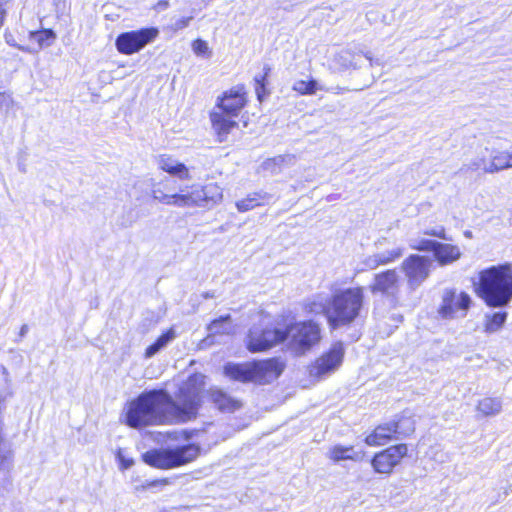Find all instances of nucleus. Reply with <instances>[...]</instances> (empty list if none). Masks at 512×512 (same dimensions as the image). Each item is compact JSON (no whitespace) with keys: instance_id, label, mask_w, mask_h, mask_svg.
Returning a JSON list of instances; mask_svg holds the SVG:
<instances>
[{"instance_id":"2f4dec72","label":"nucleus","mask_w":512,"mask_h":512,"mask_svg":"<svg viewBox=\"0 0 512 512\" xmlns=\"http://www.w3.org/2000/svg\"><path fill=\"white\" fill-rule=\"evenodd\" d=\"M293 90L302 94V95H313L317 90H322L323 88L318 84V82L314 79L310 80H297L293 84Z\"/></svg>"},{"instance_id":"f03ea898","label":"nucleus","mask_w":512,"mask_h":512,"mask_svg":"<svg viewBox=\"0 0 512 512\" xmlns=\"http://www.w3.org/2000/svg\"><path fill=\"white\" fill-rule=\"evenodd\" d=\"M476 295L490 308H505L512 301V263L492 265L478 272L473 281Z\"/></svg>"},{"instance_id":"7c9ffc66","label":"nucleus","mask_w":512,"mask_h":512,"mask_svg":"<svg viewBox=\"0 0 512 512\" xmlns=\"http://www.w3.org/2000/svg\"><path fill=\"white\" fill-rule=\"evenodd\" d=\"M293 159L294 156L291 155H279L264 161L263 168L271 173H278L284 164H290Z\"/></svg>"},{"instance_id":"4be33fe9","label":"nucleus","mask_w":512,"mask_h":512,"mask_svg":"<svg viewBox=\"0 0 512 512\" xmlns=\"http://www.w3.org/2000/svg\"><path fill=\"white\" fill-rule=\"evenodd\" d=\"M502 410V400L497 397H485L478 401L476 412L478 417H493Z\"/></svg>"},{"instance_id":"393cba45","label":"nucleus","mask_w":512,"mask_h":512,"mask_svg":"<svg viewBox=\"0 0 512 512\" xmlns=\"http://www.w3.org/2000/svg\"><path fill=\"white\" fill-rule=\"evenodd\" d=\"M210 396L213 403L222 412H233L241 406L237 400L222 390H212Z\"/></svg>"},{"instance_id":"cd10ccee","label":"nucleus","mask_w":512,"mask_h":512,"mask_svg":"<svg viewBox=\"0 0 512 512\" xmlns=\"http://www.w3.org/2000/svg\"><path fill=\"white\" fill-rule=\"evenodd\" d=\"M328 457L334 462H339L342 460H358L360 454L352 446L335 445L330 448Z\"/></svg>"},{"instance_id":"f704fd0d","label":"nucleus","mask_w":512,"mask_h":512,"mask_svg":"<svg viewBox=\"0 0 512 512\" xmlns=\"http://www.w3.org/2000/svg\"><path fill=\"white\" fill-rule=\"evenodd\" d=\"M269 67L265 66L264 67V74H260V75H257L255 76L254 80H255V92H256V95H257V98L259 101H262L263 100V97L265 95V79H266V76L269 72Z\"/></svg>"},{"instance_id":"a18cd8bd","label":"nucleus","mask_w":512,"mask_h":512,"mask_svg":"<svg viewBox=\"0 0 512 512\" xmlns=\"http://www.w3.org/2000/svg\"><path fill=\"white\" fill-rule=\"evenodd\" d=\"M0 371L2 372L3 375H7V370L4 366L0 365Z\"/></svg>"},{"instance_id":"473e14b6","label":"nucleus","mask_w":512,"mask_h":512,"mask_svg":"<svg viewBox=\"0 0 512 512\" xmlns=\"http://www.w3.org/2000/svg\"><path fill=\"white\" fill-rule=\"evenodd\" d=\"M31 37L35 40L40 47L50 46L56 38V34L51 29H44L31 33Z\"/></svg>"},{"instance_id":"6ab92c4d","label":"nucleus","mask_w":512,"mask_h":512,"mask_svg":"<svg viewBox=\"0 0 512 512\" xmlns=\"http://www.w3.org/2000/svg\"><path fill=\"white\" fill-rule=\"evenodd\" d=\"M273 200V196L265 191L253 192L246 198L236 202L239 212H247L258 206L269 204Z\"/></svg>"},{"instance_id":"4c0bfd02","label":"nucleus","mask_w":512,"mask_h":512,"mask_svg":"<svg viewBox=\"0 0 512 512\" xmlns=\"http://www.w3.org/2000/svg\"><path fill=\"white\" fill-rule=\"evenodd\" d=\"M116 456H117V459H118V460H119V462H120V466H121V468H122V469H128V468H130V467L133 465V463H134L132 459H128V458H125V457L123 456V453H122V450H121V449H119V450H118V452H117Z\"/></svg>"},{"instance_id":"79ce46f5","label":"nucleus","mask_w":512,"mask_h":512,"mask_svg":"<svg viewBox=\"0 0 512 512\" xmlns=\"http://www.w3.org/2000/svg\"><path fill=\"white\" fill-rule=\"evenodd\" d=\"M28 330H29V327L27 324H23L20 328V331H19V337L20 338H23L26 336V334L28 333Z\"/></svg>"},{"instance_id":"aec40b11","label":"nucleus","mask_w":512,"mask_h":512,"mask_svg":"<svg viewBox=\"0 0 512 512\" xmlns=\"http://www.w3.org/2000/svg\"><path fill=\"white\" fill-rule=\"evenodd\" d=\"M331 296L319 293L310 298L305 304L306 312L310 314L320 315L323 314L329 323V313L331 305Z\"/></svg>"},{"instance_id":"c85d7f7f","label":"nucleus","mask_w":512,"mask_h":512,"mask_svg":"<svg viewBox=\"0 0 512 512\" xmlns=\"http://www.w3.org/2000/svg\"><path fill=\"white\" fill-rule=\"evenodd\" d=\"M210 335L230 334L233 331L231 316L229 314L213 320L207 327Z\"/></svg>"},{"instance_id":"a19ab883","label":"nucleus","mask_w":512,"mask_h":512,"mask_svg":"<svg viewBox=\"0 0 512 512\" xmlns=\"http://www.w3.org/2000/svg\"><path fill=\"white\" fill-rule=\"evenodd\" d=\"M440 313L443 317L448 313V293L443 295V304L441 306Z\"/></svg>"},{"instance_id":"72a5a7b5","label":"nucleus","mask_w":512,"mask_h":512,"mask_svg":"<svg viewBox=\"0 0 512 512\" xmlns=\"http://www.w3.org/2000/svg\"><path fill=\"white\" fill-rule=\"evenodd\" d=\"M192 50L195 53V55L203 58H210L212 54V51L209 48L208 43L202 39H196L195 41H193Z\"/></svg>"},{"instance_id":"f257e3e1","label":"nucleus","mask_w":512,"mask_h":512,"mask_svg":"<svg viewBox=\"0 0 512 512\" xmlns=\"http://www.w3.org/2000/svg\"><path fill=\"white\" fill-rule=\"evenodd\" d=\"M203 389V376L195 374L180 385L176 399L165 389L144 391L127 403L125 423L137 429L191 421L198 414Z\"/></svg>"},{"instance_id":"b1692460","label":"nucleus","mask_w":512,"mask_h":512,"mask_svg":"<svg viewBox=\"0 0 512 512\" xmlns=\"http://www.w3.org/2000/svg\"><path fill=\"white\" fill-rule=\"evenodd\" d=\"M508 318L506 311L500 310L492 313H485L484 315V332L487 334H493L500 331Z\"/></svg>"},{"instance_id":"0eeeda50","label":"nucleus","mask_w":512,"mask_h":512,"mask_svg":"<svg viewBox=\"0 0 512 512\" xmlns=\"http://www.w3.org/2000/svg\"><path fill=\"white\" fill-rule=\"evenodd\" d=\"M288 348L296 355H304L322 339V329L313 320L299 321L284 329Z\"/></svg>"},{"instance_id":"9b49d317","label":"nucleus","mask_w":512,"mask_h":512,"mask_svg":"<svg viewBox=\"0 0 512 512\" xmlns=\"http://www.w3.org/2000/svg\"><path fill=\"white\" fill-rule=\"evenodd\" d=\"M286 340L284 329L252 327L247 336V348L250 352L265 351Z\"/></svg>"},{"instance_id":"dca6fc26","label":"nucleus","mask_w":512,"mask_h":512,"mask_svg":"<svg viewBox=\"0 0 512 512\" xmlns=\"http://www.w3.org/2000/svg\"><path fill=\"white\" fill-rule=\"evenodd\" d=\"M399 276L396 270H387L374 276V282L370 286L372 293L394 295L398 290Z\"/></svg>"},{"instance_id":"7ed1b4c3","label":"nucleus","mask_w":512,"mask_h":512,"mask_svg":"<svg viewBox=\"0 0 512 512\" xmlns=\"http://www.w3.org/2000/svg\"><path fill=\"white\" fill-rule=\"evenodd\" d=\"M151 194L154 200L165 205L210 207L222 200L223 190L216 183H208L205 186L192 185L190 190L181 189L180 193H165L159 184H154Z\"/></svg>"},{"instance_id":"9d476101","label":"nucleus","mask_w":512,"mask_h":512,"mask_svg":"<svg viewBox=\"0 0 512 512\" xmlns=\"http://www.w3.org/2000/svg\"><path fill=\"white\" fill-rule=\"evenodd\" d=\"M345 354L344 344L340 341L331 345L330 349L323 353L309 368V374L313 378L321 379L336 371L343 362Z\"/></svg>"},{"instance_id":"1a4fd4ad","label":"nucleus","mask_w":512,"mask_h":512,"mask_svg":"<svg viewBox=\"0 0 512 512\" xmlns=\"http://www.w3.org/2000/svg\"><path fill=\"white\" fill-rule=\"evenodd\" d=\"M413 431V422L408 418H403L398 422L379 425L366 437L365 442L369 446H381L393 438L399 439L401 436H407Z\"/></svg>"},{"instance_id":"423d86ee","label":"nucleus","mask_w":512,"mask_h":512,"mask_svg":"<svg viewBox=\"0 0 512 512\" xmlns=\"http://www.w3.org/2000/svg\"><path fill=\"white\" fill-rule=\"evenodd\" d=\"M199 447L186 444L174 448L151 449L142 455L143 461L158 469H171L185 465L197 458Z\"/></svg>"},{"instance_id":"58836bf2","label":"nucleus","mask_w":512,"mask_h":512,"mask_svg":"<svg viewBox=\"0 0 512 512\" xmlns=\"http://www.w3.org/2000/svg\"><path fill=\"white\" fill-rule=\"evenodd\" d=\"M191 19L192 17H182L177 19L173 24L174 29L181 30L186 28L190 24Z\"/></svg>"},{"instance_id":"bb28decb","label":"nucleus","mask_w":512,"mask_h":512,"mask_svg":"<svg viewBox=\"0 0 512 512\" xmlns=\"http://www.w3.org/2000/svg\"><path fill=\"white\" fill-rule=\"evenodd\" d=\"M175 337H176L175 330L173 328L168 329L161 336H159L154 343H152L151 345H149L146 348L144 357L146 359L152 358L159 351H161L164 347H166L168 343H170L172 340H174Z\"/></svg>"},{"instance_id":"f3484780","label":"nucleus","mask_w":512,"mask_h":512,"mask_svg":"<svg viewBox=\"0 0 512 512\" xmlns=\"http://www.w3.org/2000/svg\"><path fill=\"white\" fill-rule=\"evenodd\" d=\"M157 166L165 171L166 173L179 178L180 180H188L190 179L189 169L185 164L179 162L174 157L161 154L156 158Z\"/></svg>"},{"instance_id":"c9c22d12","label":"nucleus","mask_w":512,"mask_h":512,"mask_svg":"<svg viewBox=\"0 0 512 512\" xmlns=\"http://www.w3.org/2000/svg\"><path fill=\"white\" fill-rule=\"evenodd\" d=\"M403 253V250L401 248H395L392 250L383 251L378 254V257L381 260L382 265L389 264L396 259L400 258Z\"/></svg>"},{"instance_id":"2eb2a0df","label":"nucleus","mask_w":512,"mask_h":512,"mask_svg":"<svg viewBox=\"0 0 512 512\" xmlns=\"http://www.w3.org/2000/svg\"><path fill=\"white\" fill-rule=\"evenodd\" d=\"M361 54H363V56L367 60H369L371 66H373L374 64L380 65L379 60L378 59L374 60L372 58L370 52L363 53L362 50H359L358 52H356L350 48L343 49L340 52H338L334 56V62L340 69H343V70L350 69V68L357 69L361 66L360 65V61L362 58Z\"/></svg>"},{"instance_id":"5701e85b","label":"nucleus","mask_w":512,"mask_h":512,"mask_svg":"<svg viewBox=\"0 0 512 512\" xmlns=\"http://www.w3.org/2000/svg\"><path fill=\"white\" fill-rule=\"evenodd\" d=\"M491 149L485 148L478 153L469 164V168L476 172L494 174L495 167L492 165V157H490Z\"/></svg>"},{"instance_id":"6e6552de","label":"nucleus","mask_w":512,"mask_h":512,"mask_svg":"<svg viewBox=\"0 0 512 512\" xmlns=\"http://www.w3.org/2000/svg\"><path fill=\"white\" fill-rule=\"evenodd\" d=\"M158 33L154 27L123 32L117 36L115 46L121 54L132 55L153 42Z\"/></svg>"},{"instance_id":"ddd939ff","label":"nucleus","mask_w":512,"mask_h":512,"mask_svg":"<svg viewBox=\"0 0 512 512\" xmlns=\"http://www.w3.org/2000/svg\"><path fill=\"white\" fill-rule=\"evenodd\" d=\"M407 452L408 448L405 444L391 446L373 457L372 466L377 473L389 474L406 456Z\"/></svg>"},{"instance_id":"20e7f679","label":"nucleus","mask_w":512,"mask_h":512,"mask_svg":"<svg viewBox=\"0 0 512 512\" xmlns=\"http://www.w3.org/2000/svg\"><path fill=\"white\" fill-rule=\"evenodd\" d=\"M283 369L279 359L270 358L245 363L228 362L224 365V374L234 381L267 384L277 379Z\"/></svg>"},{"instance_id":"a211bd4d","label":"nucleus","mask_w":512,"mask_h":512,"mask_svg":"<svg viewBox=\"0 0 512 512\" xmlns=\"http://www.w3.org/2000/svg\"><path fill=\"white\" fill-rule=\"evenodd\" d=\"M236 117L226 114L220 110H214L210 114L213 129L222 142L226 139L230 131L237 126Z\"/></svg>"},{"instance_id":"a878e982","label":"nucleus","mask_w":512,"mask_h":512,"mask_svg":"<svg viewBox=\"0 0 512 512\" xmlns=\"http://www.w3.org/2000/svg\"><path fill=\"white\" fill-rule=\"evenodd\" d=\"M472 304L471 296L466 292H461L456 297L450 295V317L460 312L461 317L467 314Z\"/></svg>"},{"instance_id":"e433bc0d","label":"nucleus","mask_w":512,"mask_h":512,"mask_svg":"<svg viewBox=\"0 0 512 512\" xmlns=\"http://www.w3.org/2000/svg\"><path fill=\"white\" fill-rule=\"evenodd\" d=\"M363 265L366 269H376L378 266L382 265L380 258L378 257V254L370 255L365 258L363 261Z\"/></svg>"},{"instance_id":"49530a36","label":"nucleus","mask_w":512,"mask_h":512,"mask_svg":"<svg viewBox=\"0 0 512 512\" xmlns=\"http://www.w3.org/2000/svg\"><path fill=\"white\" fill-rule=\"evenodd\" d=\"M464 235L467 237V238H471L472 237V232L467 230L464 232Z\"/></svg>"},{"instance_id":"39448f33","label":"nucleus","mask_w":512,"mask_h":512,"mask_svg":"<svg viewBox=\"0 0 512 512\" xmlns=\"http://www.w3.org/2000/svg\"><path fill=\"white\" fill-rule=\"evenodd\" d=\"M329 326L337 329L352 323L360 314L364 301L363 288H347L331 295Z\"/></svg>"},{"instance_id":"c03bdc74","label":"nucleus","mask_w":512,"mask_h":512,"mask_svg":"<svg viewBox=\"0 0 512 512\" xmlns=\"http://www.w3.org/2000/svg\"><path fill=\"white\" fill-rule=\"evenodd\" d=\"M203 297L204 298H213L214 297V293L206 292V293L203 294Z\"/></svg>"},{"instance_id":"37998d69","label":"nucleus","mask_w":512,"mask_h":512,"mask_svg":"<svg viewBox=\"0 0 512 512\" xmlns=\"http://www.w3.org/2000/svg\"><path fill=\"white\" fill-rule=\"evenodd\" d=\"M168 6H169L168 0H161V1L158 2L156 7H157L158 10H164Z\"/></svg>"},{"instance_id":"4468645a","label":"nucleus","mask_w":512,"mask_h":512,"mask_svg":"<svg viewBox=\"0 0 512 512\" xmlns=\"http://www.w3.org/2000/svg\"><path fill=\"white\" fill-rule=\"evenodd\" d=\"M246 102L245 88L238 85L223 92L222 96L218 97L216 109L232 115V117H238Z\"/></svg>"},{"instance_id":"de8ad7c7","label":"nucleus","mask_w":512,"mask_h":512,"mask_svg":"<svg viewBox=\"0 0 512 512\" xmlns=\"http://www.w3.org/2000/svg\"><path fill=\"white\" fill-rule=\"evenodd\" d=\"M509 156H510V168H512V149L509 150Z\"/></svg>"},{"instance_id":"ea45409f","label":"nucleus","mask_w":512,"mask_h":512,"mask_svg":"<svg viewBox=\"0 0 512 512\" xmlns=\"http://www.w3.org/2000/svg\"><path fill=\"white\" fill-rule=\"evenodd\" d=\"M461 251L459 247L450 245V263L460 258Z\"/></svg>"},{"instance_id":"f8f14e48","label":"nucleus","mask_w":512,"mask_h":512,"mask_svg":"<svg viewBox=\"0 0 512 512\" xmlns=\"http://www.w3.org/2000/svg\"><path fill=\"white\" fill-rule=\"evenodd\" d=\"M431 261L420 255H410L402 263V270L411 289L418 288L428 277Z\"/></svg>"},{"instance_id":"c756f323","label":"nucleus","mask_w":512,"mask_h":512,"mask_svg":"<svg viewBox=\"0 0 512 512\" xmlns=\"http://www.w3.org/2000/svg\"><path fill=\"white\" fill-rule=\"evenodd\" d=\"M492 165L495 167V173L510 168V156L508 150L491 149Z\"/></svg>"},{"instance_id":"412c9836","label":"nucleus","mask_w":512,"mask_h":512,"mask_svg":"<svg viewBox=\"0 0 512 512\" xmlns=\"http://www.w3.org/2000/svg\"><path fill=\"white\" fill-rule=\"evenodd\" d=\"M413 249L421 251H433L435 258L441 265L448 263V246L435 240L423 239L418 244H411Z\"/></svg>"}]
</instances>
